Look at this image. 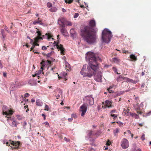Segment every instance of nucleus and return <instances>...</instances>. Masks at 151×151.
Instances as JSON below:
<instances>
[{
    "mask_svg": "<svg viewBox=\"0 0 151 151\" xmlns=\"http://www.w3.org/2000/svg\"><path fill=\"white\" fill-rule=\"evenodd\" d=\"M42 124H44L45 126H49V124L48 122H44L42 123Z\"/></svg>",
    "mask_w": 151,
    "mask_h": 151,
    "instance_id": "c03bdc74",
    "label": "nucleus"
},
{
    "mask_svg": "<svg viewBox=\"0 0 151 151\" xmlns=\"http://www.w3.org/2000/svg\"><path fill=\"white\" fill-rule=\"evenodd\" d=\"M24 108L25 109H26V108H27V110L26 111L27 112V111L29 110V109H28V106H24Z\"/></svg>",
    "mask_w": 151,
    "mask_h": 151,
    "instance_id": "338daca9",
    "label": "nucleus"
},
{
    "mask_svg": "<svg viewBox=\"0 0 151 151\" xmlns=\"http://www.w3.org/2000/svg\"><path fill=\"white\" fill-rule=\"evenodd\" d=\"M139 80L137 78V79L134 80L132 79H129V82H131L134 84H136L139 82Z\"/></svg>",
    "mask_w": 151,
    "mask_h": 151,
    "instance_id": "a211bd4d",
    "label": "nucleus"
},
{
    "mask_svg": "<svg viewBox=\"0 0 151 151\" xmlns=\"http://www.w3.org/2000/svg\"><path fill=\"white\" fill-rule=\"evenodd\" d=\"M36 104L38 106H41L42 104L40 102L39 99H37L36 101Z\"/></svg>",
    "mask_w": 151,
    "mask_h": 151,
    "instance_id": "bb28decb",
    "label": "nucleus"
},
{
    "mask_svg": "<svg viewBox=\"0 0 151 151\" xmlns=\"http://www.w3.org/2000/svg\"><path fill=\"white\" fill-rule=\"evenodd\" d=\"M43 38L42 37H37L34 38V42L33 43L35 46H39V44L37 43L40 40H42Z\"/></svg>",
    "mask_w": 151,
    "mask_h": 151,
    "instance_id": "f8f14e48",
    "label": "nucleus"
},
{
    "mask_svg": "<svg viewBox=\"0 0 151 151\" xmlns=\"http://www.w3.org/2000/svg\"><path fill=\"white\" fill-rule=\"evenodd\" d=\"M81 32L84 40L88 44H91L96 42L97 37L93 29L86 26L81 30Z\"/></svg>",
    "mask_w": 151,
    "mask_h": 151,
    "instance_id": "f03ea898",
    "label": "nucleus"
},
{
    "mask_svg": "<svg viewBox=\"0 0 151 151\" xmlns=\"http://www.w3.org/2000/svg\"><path fill=\"white\" fill-rule=\"evenodd\" d=\"M129 145L128 141L126 139H123L121 141V146L122 148L123 149H125L129 147Z\"/></svg>",
    "mask_w": 151,
    "mask_h": 151,
    "instance_id": "39448f33",
    "label": "nucleus"
},
{
    "mask_svg": "<svg viewBox=\"0 0 151 151\" xmlns=\"http://www.w3.org/2000/svg\"><path fill=\"white\" fill-rule=\"evenodd\" d=\"M112 35L111 32L108 29H105L102 32V42L108 43L111 41Z\"/></svg>",
    "mask_w": 151,
    "mask_h": 151,
    "instance_id": "7ed1b4c3",
    "label": "nucleus"
},
{
    "mask_svg": "<svg viewBox=\"0 0 151 151\" xmlns=\"http://www.w3.org/2000/svg\"><path fill=\"white\" fill-rule=\"evenodd\" d=\"M122 53H123L128 54L129 53V52L128 50H122Z\"/></svg>",
    "mask_w": 151,
    "mask_h": 151,
    "instance_id": "a19ab883",
    "label": "nucleus"
},
{
    "mask_svg": "<svg viewBox=\"0 0 151 151\" xmlns=\"http://www.w3.org/2000/svg\"><path fill=\"white\" fill-rule=\"evenodd\" d=\"M42 19H40V18H38L37 20H35L33 22V24L34 25L39 24H40L42 25L43 24L42 22Z\"/></svg>",
    "mask_w": 151,
    "mask_h": 151,
    "instance_id": "ddd939ff",
    "label": "nucleus"
},
{
    "mask_svg": "<svg viewBox=\"0 0 151 151\" xmlns=\"http://www.w3.org/2000/svg\"><path fill=\"white\" fill-rule=\"evenodd\" d=\"M71 117L73 119H76L77 118V115L75 114H72L71 115Z\"/></svg>",
    "mask_w": 151,
    "mask_h": 151,
    "instance_id": "72a5a7b5",
    "label": "nucleus"
},
{
    "mask_svg": "<svg viewBox=\"0 0 151 151\" xmlns=\"http://www.w3.org/2000/svg\"><path fill=\"white\" fill-rule=\"evenodd\" d=\"M64 28L62 27L60 30V32L63 35L66 36V30Z\"/></svg>",
    "mask_w": 151,
    "mask_h": 151,
    "instance_id": "f3484780",
    "label": "nucleus"
},
{
    "mask_svg": "<svg viewBox=\"0 0 151 151\" xmlns=\"http://www.w3.org/2000/svg\"><path fill=\"white\" fill-rule=\"evenodd\" d=\"M79 16V14L77 13H75L74 16V18H77Z\"/></svg>",
    "mask_w": 151,
    "mask_h": 151,
    "instance_id": "a18cd8bd",
    "label": "nucleus"
},
{
    "mask_svg": "<svg viewBox=\"0 0 151 151\" xmlns=\"http://www.w3.org/2000/svg\"><path fill=\"white\" fill-rule=\"evenodd\" d=\"M120 126H122L123 125V123L120 121H118L116 122Z\"/></svg>",
    "mask_w": 151,
    "mask_h": 151,
    "instance_id": "c9c22d12",
    "label": "nucleus"
},
{
    "mask_svg": "<svg viewBox=\"0 0 151 151\" xmlns=\"http://www.w3.org/2000/svg\"><path fill=\"white\" fill-rule=\"evenodd\" d=\"M4 29L7 32H8L9 33V31L8 30V28L6 25L4 26Z\"/></svg>",
    "mask_w": 151,
    "mask_h": 151,
    "instance_id": "09e8293b",
    "label": "nucleus"
},
{
    "mask_svg": "<svg viewBox=\"0 0 151 151\" xmlns=\"http://www.w3.org/2000/svg\"><path fill=\"white\" fill-rule=\"evenodd\" d=\"M12 127H17V122L15 121H14L12 122Z\"/></svg>",
    "mask_w": 151,
    "mask_h": 151,
    "instance_id": "a878e982",
    "label": "nucleus"
},
{
    "mask_svg": "<svg viewBox=\"0 0 151 151\" xmlns=\"http://www.w3.org/2000/svg\"><path fill=\"white\" fill-rule=\"evenodd\" d=\"M57 48L60 51V54L61 55H64V52L65 51V49L63 47V45L61 44H59L58 43H57L56 45Z\"/></svg>",
    "mask_w": 151,
    "mask_h": 151,
    "instance_id": "6e6552de",
    "label": "nucleus"
},
{
    "mask_svg": "<svg viewBox=\"0 0 151 151\" xmlns=\"http://www.w3.org/2000/svg\"><path fill=\"white\" fill-rule=\"evenodd\" d=\"M73 0H65V1L66 3L70 4L73 2Z\"/></svg>",
    "mask_w": 151,
    "mask_h": 151,
    "instance_id": "cd10ccee",
    "label": "nucleus"
},
{
    "mask_svg": "<svg viewBox=\"0 0 151 151\" xmlns=\"http://www.w3.org/2000/svg\"><path fill=\"white\" fill-rule=\"evenodd\" d=\"M46 35L47 36V39H50L51 38L52 39H53V38H52V37H53V36L50 33H46Z\"/></svg>",
    "mask_w": 151,
    "mask_h": 151,
    "instance_id": "4be33fe9",
    "label": "nucleus"
},
{
    "mask_svg": "<svg viewBox=\"0 0 151 151\" xmlns=\"http://www.w3.org/2000/svg\"><path fill=\"white\" fill-rule=\"evenodd\" d=\"M110 142L109 140L107 141L106 145H107V146H108L110 145Z\"/></svg>",
    "mask_w": 151,
    "mask_h": 151,
    "instance_id": "3c124183",
    "label": "nucleus"
},
{
    "mask_svg": "<svg viewBox=\"0 0 151 151\" xmlns=\"http://www.w3.org/2000/svg\"><path fill=\"white\" fill-rule=\"evenodd\" d=\"M124 111L125 114L127 115H131V114H132L131 112H129V109H124Z\"/></svg>",
    "mask_w": 151,
    "mask_h": 151,
    "instance_id": "aec40b11",
    "label": "nucleus"
},
{
    "mask_svg": "<svg viewBox=\"0 0 151 151\" xmlns=\"http://www.w3.org/2000/svg\"><path fill=\"white\" fill-rule=\"evenodd\" d=\"M89 24L91 27H95L96 26V23L94 20H91L89 22Z\"/></svg>",
    "mask_w": 151,
    "mask_h": 151,
    "instance_id": "2eb2a0df",
    "label": "nucleus"
},
{
    "mask_svg": "<svg viewBox=\"0 0 151 151\" xmlns=\"http://www.w3.org/2000/svg\"><path fill=\"white\" fill-rule=\"evenodd\" d=\"M47 5L48 7L50 8L52 6V4L51 3L48 2L47 3Z\"/></svg>",
    "mask_w": 151,
    "mask_h": 151,
    "instance_id": "e433bc0d",
    "label": "nucleus"
},
{
    "mask_svg": "<svg viewBox=\"0 0 151 151\" xmlns=\"http://www.w3.org/2000/svg\"><path fill=\"white\" fill-rule=\"evenodd\" d=\"M3 113V115H5L7 116L11 115L13 113L12 110L8 109L6 106H4L2 108Z\"/></svg>",
    "mask_w": 151,
    "mask_h": 151,
    "instance_id": "20e7f679",
    "label": "nucleus"
},
{
    "mask_svg": "<svg viewBox=\"0 0 151 151\" xmlns=\"http://www.w3.org/2000/svg\"><path fill=\"white\" fill-rule=\"evenodd\" d=\"M70 34L73 33H75V32L74 31V30L73 29H71L70 31Z\"/></svg>",
    "mask_w": 151,
    "mask_h": 151,
    "instance_id": "6e6d98bb",
    "label": "nucleus"
},
{
    "mask_svg": "<svg viewBox=\"0 0 151 151\" xmlns=\"http://www.w3.org/2000/svg\"><path fill=\"white\" fill-rule=\"evenodd\" d=\"M71 35L72 37H74L76 35V34L75 33H73L71 34Z\"/></svg>",
    "mask_w": 151,
    "mask_h": 151,
    "instance_id": "e2e57ef3",
    "label": "nucleus"
},
{
    "mask_svg": "<svg viewBox=\"0 0 151 151\" xmlns=\"http://www.w3.org/2000/svg\"><path fill=\"white\" fill-rule=\"evenodd\" d=\"M85 99L87 101V102L88 101V103L90 105H92L94 104V99L92 97L91 95L86 96L85 97Z\"/></svg>",
    "mask_w": 151,
    "mask_h": 151,
    "instance_id": "0eeeda50",
    "label": "nucleus"
},
{
    "mask_svg": "<svg viewBox=\"0 0 151 151\" xmlns=\"http://www.w3.org/2000/svg\"><path fill=\"white\" fill-rule=\"evenodd\" d=\"M35 47V45L33 43L32 47L30 48V51H32L34 49V48Z\"/></svg>",
    "mask_w": 151,
    "mask_h": 151,
    "instance_id": "8fccbe9b",
    "label": "nucleus"
},
{
    "mask_svg": "<svg viewBox=\"0 0 151 151\" xmlns=\"http://www.w3.org/2000/svg\"><path fill=\"white\" fill-rule=\"evenodd\" d=\"M64 140L65 141L67 142H68L70 141V139H67L66 137H65Z\"/></svg>",
    "mask_w": 151,
    "mask_h": 151,
    "instance_id": "5fc2aeb1",
    "label": "nucleus"
},
{
    "mask_svg": "<svg viewBox=\"0 0 151 151\" xmlns=\"http://www.w3.org/2000/svg\"><path fill=\"white\" fill-rule=\"evenodd\" d=\"M1 32L3 38H4L6 37V35L4 33V30L3 29H1Z\"/></svg>",
    "mask_w": 151,
    "mask_h": 151,
    "instance_id": "5701e85b",
    "label": "nucleus"
},
{
    "mask_svg": "<svg viewBox=\"0 0 151 151\" xmlns=\"http://www.w3.org/2000/svg\"><path fill=\"white\" fill-rule=\"evenodd\" d=\"M2 62L1 60H0V68H2L3 67L2 65Z\"/></svg>",
    "mask_w": 151,
    "mask_h": 151,
    "instance_id": "4d7b16f0",
    "label": "nucleus"
},
{
    "mask_svg": "<svg viewBox=\"0 0 151 151\" xmlns=\"http://www.w3.org/2000/svg\"><path fill=\"white\" fill-rule=\"evenodd\" d=\"M114 133L116 135V134L118 133L119 132V129L116 128L114 130Z\"/></svg>",
    "mask_w": 151,
    "mask_h": 151,
    "instance_id": "7c9ffc66",
    "label": "nucleus"
},
{
    "mask_svg": "<svg viewBox=\"0 0 151 151\" xmlns=\"http://www.w3.org/2000/svg\"><path fill=\"white\" fill-rule=\"evenodd\" d=\"M112 103V102L111 101L106 100L105 101L104 103L103 102L102 104L108 108H110L113 107Z\"/></svg>",
    "mask_w": 151,
    "mask_h": 151,
    "instance_id": "9d476101",
    "label": "nucleus"
},
{
    "mask_svg": "<svg viewBox=\"0 0 151 151\" xmlns=\"http://www.w3.org/2000/svg\"><path fill=\"white\" fill-rule=\"evenodd\" d=\"M124 76H122V75H120L117 77L116 81L119 82L122 81L124 80Z\"/></svg>",
    "mask_w": 151,
    "mask_h": 151,
    "instance_id": "4468645a",
    "label": "nucleus"
},
{
    "mask_svg": "<svg viewBox=\"0 0 151 151\" xmlns=\"http://www.w3.org/2000/svg\"><path fill=\"white\" fill-rule=\"evenodd\" d=\"M57 91H58V93L60 94L61 95H62V91L59 88L57 90Z\"/></svg>",
    "mask_w": 151,
    "mask_h": 151,
    "instance_id": "f704fd0d",
    "label": "nucleus"
},
{
    "mask_svg": "<svg viewBox=\"0 0 151 151\" xmlns=\"http://www.w3.org/2000/svg\"><path fill=\"white\" fill-rule=\"evenodd\" d=\"M129 79L130 78H128L124 77V80L125 81H126V82H129Z\"/></svg>",
    "mask_w": 151,
    "mask_h": 151,
    "instance_id": "c756f323",
    "label": "nucleus"
},
{
    "mask_svg": "<svg viewBox=\"0 0 151 151\" xmlns=\"http://www.w3.org/2000/svg\"><path fill=\"white\" fill-rule=\"evenodd\" d=\"M29 96L28 93H26L24 95V96L25 97H27Z\"/></svg>",
    "mask_w": 151,
    "mask_h": 151,
    "instance_id": "603ef678",
    "label": "nucleus"
},
{
    "mask_svg": "<svg viewBox=\"0 0 151 151\" xmlns=\"http://www.w3.org/2000/svg\"><path fill=\"white\" fill-rule=\"evenodd\" d=\"M50 49H51V51L49 53H48L47 54L45 55L48 58H49L52 55V50H53L54 49L52 47H50ZM43 55H45V54L43 53H42Z\"/></svg>",
    "mask_w": 151,
    "mask_h": 151,
    "instance_id": "dca6fc26",
    "label": "nucleus"
},
{
    "mask_svg": "<svg viewBox=\"0 0 151 151\" xmlns=\"http://www.w3.org/2000/svg\"><path fill=\"white\" fill-rule=\"evenodd\" d=\"M88 136L89 137H90V136H91V135L92 134V130L88 131Z\"/></svg>",
    "mask_w": 151,
    "mask_h": 151,
    "instance_id": "473e14b6",
    "label": "nucleus"
},
{
    "mask_svg": "<svg viewBox=\"0 0 151 151\" xmlns=\"http://www.w3.org/2000/svg\"><path fill=\"white\" fill-rule=\"evenodd\" d=\"M113 60L114 63L117 64H119L120 62V59L116 58H113Z\"/></svg>",
    "mask_w": 151,
    "mask_h": 151,
    "instance_id": "6ab92c4d",
    "label": "nucleus"
},
{
    "mask_svg": "<svg viewBox=\"0 0 151 151\" xmlns=\"http://www.w3.org/2000/svg\"><path fill=\"white\" fill-rule=\"evenodd\" d=\"M133 151H141V150L140 149L135 148Z\"/></svg>",
    "mask_w": 151,
    "mask_h": 151,
    "instance_id": "bf43d9fd",
    "label": "nucleus"
},
{
    "mask_svg": "<svg viewBox=\"0 0 151 151\" xmlns=\"http://www.w3.org/2000/svg\"><path fill=\"white\" fill-rule=\"evenodd\" d=\"M56 99H59V98L60 97V96L59 94H58L56 96Z\"/></svg>",
    "mask_w": 151,
    "mask_h": 151,
    "instance_id": "69168bd1",
    "label": "nucleus"
},
{
    "mask_svg": "<svg viewBox=\"0 0 151 151\" xmlns=\"http://www.w3.org/2000/svg\"><path fill=\"white\" fill-rule=\"evenodd\" d=\"M11 141L10 140V143H9V142H7L6 143V145L8 146H9L10 145V144H11L10 142H11Z\"/></svg>",
    "mask_w": 151,
    "mask_h": 151,
    "instance_id": "13d9d810",
    "label": "nucleus"
},
{
    "mask_svg": "<svg viewBox=\"0 0 151 151\" xmlns=\"http://www.w3.org/2000/svg\"><path fill=\"white\" fill-rule=\"evenodd\" d=\"M145 134H143L141 137V139L142 140H144V139H145Z\"/></svg>",
    "mask_w": 151,
    "mask_h": 151,
    "instance_id": "79ce46f5",
    "label": "nucleus"
},
{
    "mask_svg": "<svg viewBox=\"0 0 151 151\" xmlns=\"http://www.w3.org/2000/svg\"><path fill=\"white\" fill-rule=\"evenodd\" d=\"M45 62L44 61H42V62L40 63V64L42 65V66L41 67V69L42 70V71L43 70V67L45 66L44 65H43V63H44Z\"/></svg>",
    "mask_w": 151,
    "mask_h": 151,
    "instance_id": "2f4dec72",
    "label": "nucleus"
},
{
    "mask_svg": "<svg viewBox=\"0 0 151 151\" xmlns=\"http://www.w3.org/2000/svg\"><path fill=\"white\" fill-rule=\"evenodd\" d=\"M49 108L48 106L47 105H46L45 107V110L48 111L49 110Z\"/></svg>",
    "mask_w": 151,
    "mask_h": 151,
    "instance_id": "4c0bfd02",
    "label": "nucleus"
},
{
    "mask_svg": "<svg viewBox=\"0 0 151 151\" xmlns=\"http://www.w3.org/2000/svg\"><path fill=\"white\" fill-rule=\"evenodd\" d=\"M65 19L63 18L59 19L58 20V23L61 27H65Z\"/></svg>",
    "mask_w": 151,
    "mask_h": 151,
    "instance_id": "9b49d317",
    "label": "nucleus"
},
{
    "mask_svg": "<svg viewBox=\"0 0 151 151\" xmlns=\"http://www.w3.org/2000/svg\"><path fill=\"white\" fill-rule=\"evenodd\" d=\"M72 25V23L70 22H68L67 25L71 26Z\"/></svg>",
    "mask_w": 151,
    "mask_h": 151,
    "instance_id": "052dcab7",
    "label": "nucleus"
},
{
    "mask_svg": "<svg viewBox=\"0 0 151 151\" xmlns=\"http://www.w3.org/2000/svg\"><path fill=\"white\" fill-rule=\"evenodd\" d=\"M37 33L38 34V36L37 37H41V36L42 35V34L40 31H37Z\"/></svg>",
    "mask_w": 151,
    "mask_h": 151,
    "instance_id": "58836bf2",
    "label": "nucleus"
},
{
    "mask_svg": "<svg viewBox=\"0 0 151 151\" xmlns=\"http://www.w3.org/2000/svg\"><path fill=\"white\" fill-rule=\"evenodd\" d=\"M144 124L143 123H139V125L140 127H142L143 126Z\"/></svg>",
    "mask_w": 151,
    "mask_h": 151,
    "instance_id": "774afa93",
    "label": "nucleus"
},
{
    "mask_svg": "<svg viewBox=\"0 0 151 151\" xmlns=\"http://www.w3.org/2000/svg\"><path fill=\"white\" fill-rule=\"evenodd\" d=\"M130 58L132 60L136 61L137 60V57L134 55L131 54L130 55Z\"/></svg>",
    "mask_w": 151,
    "mask_h": 151,
    "instance_id": "412c9836",
    "label": "nucleus"
},
{
    "mask_svg": "<svg viewBox=\"0 0 151 151\" xmlns=\"http://www.w3.org/2000/svg\"><path fill=\"white\" fill-rule=\"evenodd\" d=\"M111 116L112 117H114V119L115 118L117 117V116L116 115L114 114H111Z\"/></svg>",
    "mask_w": 151,
    "mask_h": 151,
    "instance_id": "de8ad7c7",
    "label": "nucleus"
},
{
    "mask_svg": "<svg viewBox=\"0 0 151 151\" xmlns=\"http://www.w3.org/2000/svg\"><path fill=\"white\" fill-rule=\"evenodd\" d=\"M112 69H113V70L114 71L115 73H116L117 74H119V73H118V72H117V69H116V68H115L114 67H113Z\"/></svg>",
    "mask_w": 151,
    "mask_h": 151,
    "instance_id": "ea45409f",
    "label": "nucleus"
},
{
    "mask_svg": "<svg viewBox=\"0 0 151 151\" xmlns=\"http://www.w3.org/2000/svg\"><path fill=\"white\" fill-rule=\"evenodd\" d=\"M131 116L132 117H134L135 119H138L139 118V116L135 113L132 114Z\"/></svg>",
    "mask_w": 151,
    "mask_h": 151,
    "instance_id": "393cba45",
    "label": "nucleus"
},
{
    "mask_svg": "<svg viewBox=\"0 0 151 151\" xmlns=\"http://www.w3.org/2000/svg\"><path fill=\"white\" fill-rule=\"evenodd\" d=\"M50 47V46H48L47 47L45 46H43L42 47V50H46L47 48H49Z\"/></svg>",
    "mask_w": 151,
    "mask_h": 151,
    "instance_id": "c85d7f7f",
    "label": "nucleus"
},
{
    "mask_svg": "<svg viewBox=\"0 0 151 151\" xmlns=\"http://www.w3.org/2000/svg\"><path fill=\"white\" fill-rule=\"evenodd\" d=\"M86 58L89 60L88 65L86 64L83 65L81 74L83 77H88L89 78L95 75L94 79L98 82H101V73L99 72L95 74L99 68V64L97 61L98 60H100L99 58L96 57L93 52H89L86 54Z\"/></svg>",
    "mask_w": 151,
    "mask_h": 151,
    "instance_id": "f257e3e1",
    "label": "nucleus"
},
{
    "mask_svg": "<svg viewBox=\"0 0 151 151\" xmlns=\"http://www.w3.org/2000/svg\"><path fill=\"white\" fill-rule=\"evenodd\" d=\"M57 9L56 7H52L49 9L50 12H55L57 11Z\"/></svg>",
    "mask_w": 151,
    "mask_h": 151,
    "instance_id": "b1692460",
    "label": "nucleus"
},
{
    "mask_svg": "<svg viewBox=\"0 0 151 151\" xmlns=\"http://www.w3.org/2000/svg\"><path fill=\"white\" fill-rule=\"evenodd\" d=\"M116 111V110H113L110 111V113L111 114H112L115 113Z\"/></svg>",
    "mask_w": 151,
    "mask_h": 151,
    "instance_id": "864d4df0",
    "label": "nucleus"
},
{
    "mask_svg": "<svg viewBox=\"0 0 151 151\" xmlns=\"http://www.w3.org/2000/svg\"><path fill=\"white\" fill-rule=\"evenodd\" d=\"M49 59H48L47 60V62L49 64H50L51 63V62L50 60H49Z\"/></svg>",
    "mask_w": 151,
    "mask_h": 151,
    "instance_id": "680f3d73",
    "label": "nucleus"
},
{
    "mask_svg": "<svg viewBox=\"0 0 151 151\" xmlns=\"http://www.w3.org/2000/svg\"><path fill=\"white\" fill-rule=\"evenodd\" d=\"M87 110V106L86 104H84L82 105L80 107V111L82 112L81 116H84Z\"/></svg>",
    "mask_w": 151,
    "mask_h": 151,
    "instance_id": "423d86ee",
    "label": "nucleus"
},
{
    "mask_svg": "<svg viewBox=\"0 0 151 151\" xmlns=\"http://www.w3.org/2000/svg\"><path fill=\"white\" fill-rule=\"evenodd\" d=\"M65 66L68 68H69L70 66V65L69 64V63H68L67 62H66V63L65 62Z\"/></svg>",
    "mask_w": 151,
    "mask_h": 151,
    "instance_id": "49530a36",
    "label": "nucleus"
},
{
    "mask_svg": "<svg viewBox=\"0 0 151 151\" xmlns=\"http://www.w3.org/2000/svg\"><path fill=\"white\" fill-rule=\"evenodd\" d=\"M11 144L13 145L14 147H12V148L13 149H17L18 148L20 144L19 141H11L10 142Z\"/></svg>",
    "mask_w": 151,
    "mask_h": 151,
    "instance_id": "1a4fd4ad",
    "label": "nucleus"
},
{
    "mask_svg": "<svg viewBox=\"0 0 151 151\" xmlns=\"http://www.w3.org/2000/svg\"><path fill=\"white\" fill-rule=\"evenodd\" d=\"M73 120V119L71 117L70 118H68V121L69 122H71Z\"/></svg>",
    "mask_w": 151,
    "mask_h": 151,
    "instance_id": "0e129e2a",
    "label": "nucleus"
},
{
    "mask_svg": "<svg viewBox=\"0 0 151 151\" xmlns=\"http://www.w3.org/2000/svg\"><path fill=\"white\" fill-rule=\"evenodd\" d=\"M111 87H109V88L108 89V91L109 93H112L113 92V91L112 90H111Z\"/></svg>",
    "mask_w": 151,
    "mask_h": 151,
    "instance_id": "37998d69",
    "label": "nucleus"
}]
</instances>
